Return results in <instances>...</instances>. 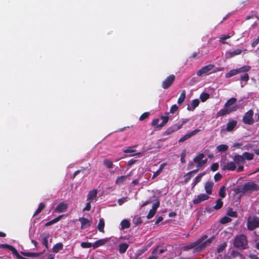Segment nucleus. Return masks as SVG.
<instances>
[{
	"label": "nucleus",
	"mask_w": 259,
	"mask_h": 259,
	"mask_svg": "<svg viewBox=\"0 0 259 259\" xmlns=\"http://www.w3.org/2000/svg\"><path fill=\"white\" fill-rule=\"evenodd\" d=\"M149 115L150 114L149 112H145L140 116L139 120L140 121H143L144 119L147 118L149 117Z\"/></svg>",
	"instance_id": "6e6d98bb"
},
{
	"label": "nucleus",
	"mask_w": 259,
	"mask_h": 259,
	"mask_svg": "<svg viewBox=\"0 0 259 259\" xmlns=\"http://www.w3.org/2000/svg\"><path fill=\"white\" fill-rule=\"evenodd\" d=\"M176 79V76L174 74H170L161 83V87L164 89H168L174 83Z\"/></svg>",
	"instance_id": "6e6552de"
},
{
	"label": "nucleus",
	"mask_w": 259,
	"mask_h": 259,
	"mask_svg": "<svg viewBox=\"0 0 259 259\" xmlns=\"http://www.w3.org/2000/svg\"><path fill=\"white\" fill-rule=\"evenodd\" d=\"M204 175V174H200L198 176H197L194 179L192 185L193 188H194L201 180L202 176Z\"/></svg>",
	"instance_id": "f704fd0d"
},
{
	"label": "nucleus",
	"mask_w": 259,
	"mask_h": 259,
	"mask_svg": "<svg viewBox=\"0 0 259 259\" xmlns=\"http://www.w3.org/2000/svg\"><path fill=\"white\" fill-rule=\"evenodd\" d=\"M199 100L198 99H194L192 100L191 106H188L187 110L189 111H193L199 104Z\"/></svg>",
	"instance_id": "5701e85b"
},
{
	"label": "nucleus",
	"mask_w": 259,
	"mask_h": 259,
	"mask_svg": "<svg viewBox=\"0 0 259 259\" xmlns=\"http://www.w3.org/2000/svg\"><path fill=\"white\" fill-rule=\"evenodd\" d=\"M221 167L222 170H228L233 171L236 168L235 163L234 161H230L227 163H221Z\"/></svg>",
	"instance_id": "9b49d317"
},
{
	"label": "nucleus",
	"mask_w": 259,
	"mask_h": 259,
	"mask_svg": "<svg viewBox=\"0 0 259 259\" xmlns=\"http://www.w3.org/2000/svg\"><path fill=\"white\" fill-rule=\"evenodd\" d=\"M63 217V215H59V216L56 217V218L54 219L53 220L47 222L45 225L46 226H51L54 224L57 223L58 222H59L60 220V219Z\"/></svg>",
	"instance_id": "2f4dec72"
},
{
	"label": "nucleus",
	"mask_w": 259,
	"mask_h": 259,
	"mask_svg": "<svg viewBox=\"0 0 259 259\" xmlns=\"http://www.w3.org/2000/svg\"><path fill=\"white\" fill-rule=\"evenodd\" d=\"M231 221V219L228 217H224L220 221V223L222 224H225L229 223Z\"/></svg>",
	"instance_id": "8fccbe9b"
},
{
	"label": "nucleus",
	"mask_w": 259,
	"mask_h": 259,
	"mask_svg": "<svg viewBox=\"0 0 259 259\" xmlns=\"http://www.w3.org/2000/svg\"><path fill=\"white\" fill-rule=\"evenodd\" d=\"M21 253L25 256L36 257L39 256L41 253H34L31 252H21Z\"/></svg>",
	"instance_id": "bb28decb"
},
{
	"label": "nucleus",
	"mask_w": 259,
	"mask_h": 259,
	"mask_svg": "<svg viewBox=\"0 0 259 259\" xmlns=\"http://www.w3.org/2000/svg\"><path fill=\"white\" fill-rule=\"evenodd\" d=\"M128 176H130V175L122 176L118 177L116 180V184L118 185L123 184Z\"/></svg>",
	"instance_id": "cd10ccee"
},
{
	"label": "nucleus",
	"mask_w": 259,
	"mask_h": 259,
	"mask_svg": "<svg viewBox=\"0 0 259 259\" xmlns=\"http://www.w3.org/2000/svg\"><path fill=\"white\" fill-rule=\"evenodd\" d=\"M249 79V75L247 73H244L240 75V80L247 82Z\"/></svg>",
	"instance_id": "09e8293b"
},
{
	"label": "nucleus",
	"mask_w": 259,
	"mask_h": 259,
	"mask_svg": "<svg viewBox=\"0 0 259 259\" xmlns=\"http://www.w3.org/2000/svg\"><path fill=\"white\" fill-rule=\"evenodd\" d=\"M253 111L252 109L249 110L246 112L242 118V121L244 123L248 125H252L254 123V120L253 117Z\"/></svg>",
	"instance_id": "0eeeda50"
},
{
	"label": "nucleus",
	"mask_w": 259,
	"mask_h": 259,
	"mask_svg": "<svg viewBox=\"0 0 259 259\" xmlns=\"http://www.w3.org/2000/svg\"><path fill=\"white\" fill-rule=\"evenodd\" d=\"M223 205V202L221 198L218 199L215 202V205L213 206L215 210H219Z\"/></svg>",
	"instance_id": "e433bc0d"
},
{
	"label": "nucleus",
	"mask_w": 259,
	"mask_h": 259,
	"mask_svg": "<svg viewBox=\"0 0 259 259\" xmlns=\"http://www.w3.org/2000/svg\"><path fill=\"white\" fill-rule=\"evenodd\" d=\"M135 151V150L134 149V148L132 147H128L126 149L123 150V152L124 153H132Z\"/></svg>",
	"instance_id": "e2e57ef3"
},
{
	"label": "nucleus",
	"mask_w": 259,
	"mask_h": 259,
	"mask_svg": "<svg viewBox=\"0 0 259 259\" xmlns=\"http://www.w3.org/2000/svg\"><path fill=\"white\" fill-rule=\"evenodd\" d=\"M178 109V107L176 104L173 105L170 109V113L171 114L175 113Z\"/></svg>",
	"instance_id": "4d7b16f0"
},
{
	"label": "nucleus",
	"mask_w": 259,
	"mask_h": 259,
	"mask_svg": "<svg viewBox=\"0 0 259 259\" xmlns=\"http://www.w3.org/2000/svg\"><path fill=\"white\" fill-rule=\"evenodd\" d=\"M109 240L108 238H104L99 239L93 244V247L94 249H96L100 246L105 245Z\"/></svg>",
	"instance_id": "6ab92c4d"
},
{
	"label": "nucleus",
	"mask_w": 259,
	"mask_h": 259,
	"mask_svg": "<svg viewBox=\"0 0 259 259\" xmlns=\"http://www.w3.org/2000/svg\"><path fill=\"white\" fill-rule=\"evenodd\" d=\"M242 156L244 157L245 160V159L247 160H251L254 158V154L253 153H250L247 152H244Z\"/></svg>",
	"instance_id": "c9c22d12"
},
{
	"label": "nucleus",
	"mask_w": 259,
	"mask_h": 259,
	"mask_svg": "<svg viewBox=\"0 0 259 259\" xmlns=\"http://www.w3.org/2000/svg\"><path fill=\"white\" fill-rule=\"evenodd\" d=\"M128 247V245L126 243H121L119 246V252L120 253H123L125 252Z\"/></svg>",
	"instance_id": "c756f323"
},
{
	"label": "nucleus",
	"mask_w": 259,
	"mask_h": 259,
	"mask_svg": "<svg viewBox=\"0 0 259 259\" xmlns=\"http://www.w3.org/2000/svg\"><path fill=\"white\" fill-rule=\"evenodd\" d=\"M159 205H160V202H159V201L158 200V201H156V203H155L153 205L152 209H154V210H155L156 211H157V208L159 207Z\"/></svg>",
	"instance_id": "0e129e2a"
},
{
	"label": "nucleus",
	"mask_w": 259,
	"mask_h": 259,
	"mask_svg": "<svg viewBox=\"0 0 259 259\" xmlns=\"http://www.w3.org/2000/svg\"><path fill=\"white\" fill-rule=\"evenodd\" d=\"M156 211L155 210H154V209H151L147 215V218L148 219H151L152 218H153L154 217V215H155V214L156 213Z\"/></svg>",
	"instance_id": "3c124183"
},
{
	"label": "nucleus",
	"mask_w": 259,
	"mask_h": 259,
	"mask_svg": "<svg viewBox=\"0 0 259 259\" xmlns=\"http://www.w3.org/2000/svg\"><path fill=\"white\" fill-rule=\"evenodd\" d=\"M259 189L257 185L252 182L245 183L242 187V191L243 193H252Z\"/></svg>",
	"instance_id": "39448f33"
},
{
	"label": "nucleus",
	"mask_w": 259,
	"mask_h": 259,
	"mask_svg": "<svg viewBox=\"0 0 259 259\" xmlns=\"http://www.w3.org/2000/svg\"><path fill=\"white\" fill-rule=\"evenodd\" d=\"M226 247V244L224 243L223 244L220 245L218 248V252H221L224 249V248Z\"/></svg>",
	"instance_id": "338daca9"
},
{
	"label": "nucleus",
	"mask_w": 259,
	"mask_h": 259,
	"mask_svg": "<svg viewBox=\"0 0 259 259\" xmlns=\"http://www.w3.org/2000/svg\"><path fill=\"white\" fill-rule=\"evenodd\" d=\"M234 246L239 249H245L247 246L246 237L241 234L237 236L234 240Z\"/></svg>",
	"instance_id": "f03ea898"
},
{
	"label": "nucleus",
	"mask_w": 259,
	"mask_h": 259,
	"mask_svg": "<svg viewBox=\"0 0 259 259\" xmlns=\"http://www.w3.org/2000/svg\"><path fill=\"white\" fill-rule=\"evenodd\" d=\"M158 246L155 248L152 252V254H156L157 252L158 251L159 254H162L165 251V249L164 248L160 249L159 250H158Z\"/></svg>",
	"instance_id": "864d4df0"
},
{
	"label": "nucleus",
	"mask_w": 259,
	"mask_h": 259,
	"mask_svg": "<svg viewBox=\"0 0 259 259\" xmlns=\"http://www.w3.org/2000/svg\"><path fill=\"white\" fill-rule=\"evenodd\" d=\"M209 98V95L206 93H202L200 95V99L203 102L206 101Z\"/></svg>",
	"instance_id": "c03bdc74"
},
{
	"label": "nucleus",
	"mask_w": 259,
	"mask_h": 259,
	"mask_svg": "<svg viewBox=\"0 0 259 259\" xmlns=\"http://www.w3.org/2000/svg\"><path fill=\"white\" fill-rule=\"evenodd\" d=\"M217 149L219 152H226L228 149V146L227 145L221 144L217 146Z\"/></svg>",
	"instance_id": "4c0bfd02"
},
{
	"label": "nucleus",
	"mask_w": 259,
	"mask_h": 259,
	"mask_svg": "<svg viewBox=\"0 0 259 259\" xmlns=\"http://www.w3.org/2000/svg\"><path fill=\"white\" fill-rule=\"evenodd\" d=\"M103 163L108 168H112L114 165L111 160L107 159L104 160Z\"/></svg>",
	"instance_id": "ea45409f"
},
{
	"label": "nucleus",
	"mask_w": 259,
	"mask_h": 259,
	"mask_svg": "<svg viewBox=\"0 0 259 259\" xmlns=\"http://www.w3.org/2000/svg\"><path fill=\"white\" fill-rule=\"evenodd\" d=\"M219 166V165L218 163H213L211 166V170L213 171H215L218 169Z\"/></svg>",
	"instance_id": "bf43d9fd"
},
{
	"label": "nucleus",
	"mask_w": 259,
	"mask_h": 259,
	"mask_svg": "<svg viewBox=\"0 0 259 259\" xmlns=\"http://www.w3.org/2000/svg\"><path fill=\"white\" fill-rule=\"evenodd\" d=\"M242 52V49H237L233 51H227L225 53L226 59H229L237 55H239Z\"/></svg>",
	"instance_id": "4468645a"
},
{
	"label": "nucleus",
	"mask_w": 259,
	"mask_h": 259,
	"mask_svg": "<svg viewBox=\"0 0 259 259\" xmlns=\"http://www.w3.org/2000/svg\"><path fill=\"white\" fill-rule=\"evenodd\" d=\"M221 178H222V176L219 173L216 174L214 176V179L215 182L219 181L221 179Z\"/></svg>",
	"instance_id": "774afa93"
},
{
	"label": "nucleus",
	"mask_w": 259,
	"mask_h": 259,
	"mask_svg": "<svg viewBox=\"0 0 259 259\" xmlns=\"http://www.w3.org/2000/svg\"><path fill=\"white\" fill-rule=\"evenodd\" d=\"M0 248H6L9 249L12 252L14 255H15L17 259H28L20 255L17 249L12 245L7 244H0Z\"/></svg>",
	"instance_id": "1a4fd4ad"
},
{
	"label": "nucleus",
	"mask_w": 259,
	"mask_h": 259,
	"mask_svg": "<svg viewBox=\"0 0 259 259\" xmlns=\"http://www.w3.org/2000/svg\"><path fill=\"white\" fill-rule=\"evenodd\" d=\"M176 130L174 128V126H171L170 127H168L163 134V135L166 136V135H169L176 132Z\"/></svg>",
	"instance_id": "58836bf2"
},
{
	"label": "nucleus",
	"mask_w": 259,
	"mask_h": 259,
	"mask_svg": "<svg viewBox=\"0 0 259 259\" xmlns=\"http://www.w3.org/2000/svg\"><path fill=\"white\" fill-rule=\"evenodd\" d=\"M213 186V183L212 182L208 181L206 183L205 185V190L207 195L212 194V189Z\"/></svg>",
	"instance_id": "412c9836"
},
{
	"label": "nucleus",
	"mask_w": 259,
	"mask_h": 259,
	"mask_svg": "<svg viewBox=\"0 0 259 259\" xmlns=\"http://www.w3.org/2000/svg\"><path fill=\"white\" fill-rule=\"evenodd\" d=\"M250 69V67L249 66H244L239 68L232 69L229 71L228 73H227L225 75V77L226 78H230L232 77L238 73H243L248 71Z\"/></svg>",
	"instance_id": "7ed1b4c3"
},
{
	"label": "nucleus",
	"mask_w": 259,
	"mask_h": 259,
	"mask_svg": "<svg viewBox=\"0 0 259 259\" xmlns=\"http://www.w3.org/2000/svg\"><path fill=\"white\" fill-rule=\"evenodd\" d=\"M133 223L136 226H138L142 223V220L141 218L138 215L135 217L133 219Z\"/></svg>",
	"instance_id": "79ce46f5"
},
{
	"label": "nucleus",
	"mask_w": 259,
	"mask_h": 259,
	"mask_svg": "<svg viewBox=\"0 0 259 259\" xmlns=\"http://www.w3.org/2000/svg\"><path fill=\"white\" fill-rule=\"evenodd\" d=\"M81 246L83 248H90L93 247V244L90 242H83L81 243Z\"/></svg>",
	"instance_id": "603ef678"
},
{
	"label": "nucleus",
	"mask_w": 259,
	"mask_h": 259,
	"mask_svg": "<svg viewBox=\"0 0 259 259\" xmlns=\"http://www.w3.org/2000/svg\"><path fill=\"white\" fill-rule=\"evenodd\" d=\"M97 190L96 189H94L89 192L87 195V200L91 201L97 197Z\"/></svg>",
	"instance_id": "4be33fe9"
},
{
	"label": "nucleus",
	"mask_w": 259,
	"mask_h": 259,
	"mask_svg": "<svg viewBox=\"0 0 259 259\" xmlns=\"http://www.w3.org/2000/svg\"><path fill=\"white\" fill-rule=\"evenodd\" d=\"M204 157V155L203 153H200L194 158L193 161L197 163V167L198 168L202 166L206 163L207 159L206 158L203 160L202 159Z\"/></svg>",
	"instance_id": "9d476101"
},
{
	"label": "nucleus",
	"mask_w": 259,
	"mask_h": 259,
	"mask_svg": "<svg viewBox=\"0 0 259 259\" xmlns=\"http://www.w3.org/2000/svg\"><path fill=\"white\" fill-rule=\"evenodd\" d=\"M233 160L235 165H244L245 163L244 157L239 154L235 155L233 157Z\"/></svg>",
	"instance_id": "f3484780"
},
{
	"label": "nucleus",
	"mask_w": 259,
	"mask_h": 259,
	"mask_svg": "<svg viewBox=\"0 0 259 259\" xmlns=\"http://www.w3.org/2000/svg\"><path fill=\"white\" fill-rule=\"evenodd\" d=\"M214 68V65L208 64L202 67L200 70H198L196 74L198 76H201L203 75H208L212 72H215V71H212Z\"/></svg>",
	"instance_id": "423d86ee"
},
{
	"label": "nucleus",
	"mask_w": 259,
	"mask_h": 259,
	"mask_svg": "<svg viewBox=\"0 0 259 259\" xmlns=\"http://www.w3.org/2000/svg\"><path fill=\"white\" fill-rule=\"evenodd\" d=\"M68 204L64 202L60 203L55 208L54 211L56 212L61 213L67 210Z\"/></svg>",
	"instance_id": "dca6fc26"
},
{
	"label": "nucleus",
	"mask_w": 259,
	"mask_h": 259,
	"mask_svg": "<svg viewBox=\"0 0 259 259\" xmlns=\"http://www.w3.org/2000/svg\"><path fill=\"white\" fill-rule=\"evenodd\" d=\"M247 227L250 231H253L255 229L259 228V218L249 217L247 220Z\"/></svg>",
	"instance_id": "20e7f679"
},
{
	"label": "nucleus",
	"mask_w": 259,
	"mask_h": 259,
	"mask_svg": "<svg viewBox=\"0 0 259 259\" xmlns=\"http://www.w3.org/2000/svg\"><path fill=\"white\" fill-rule=\"evenodd\" d=\"M227 214L231 217L237 218V213L235 211H233L232 208H229L227 211Z\"/></svg>",
	"instance_id": "a19ab883"
},
{
	"label": "nucleus",
	"mask_w": 259,
	"mask_h": 259,
	"mask_svg": "<svg viewBox=\"0 0 259 259\" xmlns=\"http://www.w3.org/2000/svg\"><path fill=\"white\" fill-rule=\"evenodd\" d=\"M237 109V106H234L232 108H225L224 109H221L217 114V116H223L227 114H229L232 111H236Z\"/></svg>",
	"instance_id": "f8f14e48"
},
{
	"label": "nucleus",
	"mask_w": 259,
	"mask_h": 259,
	"mask_svg": "<svg viewBox=\"0 0 259 259\" xmlns=\"http://www.w3.org/2000/svg\"><path fill=\"white\" fill-rule=\"evenodd\" d=\"M121 229L123 230L130 227V222L127 220H123L120 223Z\"/></svg>",
	"instance_id": "c85d7f7f"
},
{
	"label": "nucleus",
	"mask_w": 259,
	"mask_h": 259,
	"mask_svg": "<svg viewBox=\"0 0 259 259\" xmlns=\"http://www.w3.org/2000/svg\"><path fill=\"white\" fill-rule=\"evenodd\" d=\"M49 237V235L48 234L45 236L42 239V244L46 246V247L48 249L49 248L48 246V238Z\"/></svg>",
	"instance_id": "de8ad7c7"
},
{
	"label": "nucleus",
	"mask_w": 259,
	"mask_h": 259,
	"mask_svg": "<svg viewBox=\"0 0 259 259\" xmlns=\"http://www.w3.org/2000/svg\"><path fill=\"white\" fill-rule=\"evenodd\" d=\"M200 131V130L199 129H196L193 131H191L190 133L186 134L185 135H184L183 137H182L179 140V143H180L184 142V141L191 138L192 136L196 135Z\"/></svg>",
	"instance_id": "2eb2a0df"
},
{
	"label": "nucleus",
	"mask_w": 259,
	"mask_h": 259,
	"mask_svg": "<svg viewBox=\"0 0 259 259\" xmlns=\"http://www.w3.org/2000/svg\"><path fill=\"white\" fill-rule=\"evenodd\" d=\"M237 101V99L235 98L232 97L229 99L227 102L225 104V107L227 108H230L229 107L234 104H235Z\"/></svg>",
	"instance_id": "7c9ffc66"
},
{
	"label": "nucleus",
	"mask_w": 259,
	"mask_h": 259,
	"mask_svg": "<svg viewBox=\"0 0 259 259\" xmlns=\"http://www.w3.org/2000/svg\"><path fill=\"white\" fill-rule=\"evenodd\" d=\"M237 122L235 120L229 121L227 123V126L226 131L227 132H231L234 130L235 126L237 125Z\"/></svg>",
	"instance_id": "aec40b11"
},
{
	"label": "nucleus",
	"mask_w": 259,
	"mask_h": 259,
	"mask_svg": "<svg viewBox=\"0 0 259 259\" xmlns=\"http://www.w3.org/2000/svg\"><path fill=\"white\" fill-rule=\"evenodd\" d=\"M104 226H105V222L103 218H101L99 220V223L97 226V229L98 230L104 233Z\"/></svg>",
	"instance_id": "393cba45"
},
{
	"label": "nucleus",
	"mask_w": 259,
	"mask_h": 259,
	"mask_svg": "<svg viewBox=\"0 0 259 259\" xmlns=\"http://www.w3.org/2000/svg\"><path fill=\"white\" fill-rule=\"evenodd\" d=\"M202 238V241L198 244L196 248L197 252H201L206 248V247L209 246L214 239V237H211L208 239L206 235H202L199 239Z\"/></svg>",
	"instance_id": "f257e3e1"
},
{
	"label": "nucleus",
	"mask_w": 259,
	"mask_h": 259,
	"mask_svg": "<svg viewBox=\"0 0 259 259\" xmlns=\"http://www.w3.org/2000/svg\"><path fill=\"white\" fill-rule=\"evenodd\" d=\"M63 243L61 242H59L53 246L52 250L54 252L57 253L60 250H62L63 249Z\"/></svg>",
	"instance_id": "a878e982"
},
{
	"label": "nucleus",
	"mask_w": 259,
	"mask_h": 259,
	"mask_svg": "<svg viewBox=\"0 0 259 259\" xmlns=\"http://www.w3.org/2000/svg\"><path fill=\"white\" fill-rule=\"evenodd\" d=\"M186 98V91L183 90L178 100V103L180 105L182 104Z\"/></svg>",
	"instance_id": "473e14b6"
},
{
	"label": "nucleus",
	"mask_w": 259,
	"mask_h": 259,
	"mask_svg": "<svg viewBox=\"0 0 259 259\" xmlns=\"http://www.w3.org/2000/svg\"><path fill=\"white\" fill-rule=\"evenodd\" d=\"M78 220L81 223V229H85L91 225V221L85 218H80Z\"/></svg>",
	"instance_id": "a211bd4d"
},
{
	"label": "nucleus",
	"mask_w": 259,
	"mask_h": 259,
	"mask_svg": "<svg viewBox=\"0 0 259 259\" xmlns=\"http://www.w3.org/2000/svg\"><path fill=\"white\" fill-rule=\"evenodd\" d=\"M127 197H124L118 200V203L119 205H121L123 203L127 201Z\"/></svg>",
	"instance_id": "13d9d810"
},
{
	"label": "nucleus",
	"mask_w": 259,
	"mask_h": 259,
	"mask_svg": "<svg viewBox=\"0 0 259 259\" xmlns=\"http://www.w3.org/2000/svg\"><path fill=\"white\" fill-rule=\"evenodd\" d=\"M192 177L193 175H191L189 172H188V173L184 175V180L183 182L185 184L187 183L190 180Z\"/></svg>",
	"instance_id": "49530a36"
},
{
	"label": "nucleus",
	"mask_w": 259,
	"mask_h": 259,
	"mask_svg": "<svg viewBox=\"0 0 259 259\" xmlns=\"http://www.w3.org/2000/svg\"><path fill=\"white\" fill-rule=\"evenodd\" d=\"M45 207L46 205L45 203L42 202L39 203L37 209L35 211L33 216L34 217L38 214L45 208Z\"/></svg>",
	"instance_id": "72a5a7b5"
},
{
	"label": "nucleus",
	"mask_w": 259,
	"mask_h": 259,
	"mask_svg": "<svg viewBox=\"0 0 259 259\" xmlns=\"http://www.w3.org/2000/svg\"><path fill=\"white\" fill-rule=\"evenodd\" d=\"M259 43V36L252 42L251 46L254 48Z\"/></svg>",
	"instance_id": "69168bd1"
},
{
	"label": "nucleus",
	"mask_w": 259,
	"mask_h": 259,
	"mask_svg": "<svg viewBox=\"0 0 259 259\" xmlns=\"http://www.w3.org/2000/svg\"><path fill=\"white\" fill-rule=\"evenodd\" d=\"M186 155V150H184L181 154V162L183 163H185V157Z\"/></svg>",
	"instance_id": "5fc2aeb1"
},
{
	"label": "nucleus",
	"mask_w": 259,
	"mask_h": 259,
	"mask_svg": "<svg viewBox=\"0 0 259 259\" xmlns=\"http://www.w3.org/2000/svg\"><path fill=\"white\" fill-rule=\"evenodd\" d=\"M187 120H183L181 123L178 122V123H176L175 124H174L172 126H174V128H175L176 131H178L180 129H181L183 125L186 123Z\"/></svg>",
	"instance_id": "37998d69"
},
{
	"label": "nucleus",
	"mask_w": 259,
	"mask_h": 259,
	"mask_svg": "<svg viewBox=\"0 0 259 259\" xmlns=\"http://www.w3.org/2000/svg\"><path fill=\"white\" fill-rule=\"evenodd\" d=\"M230 37V36L229 35H223L220 37V40L222 41L223 44H225V42L224 40H226Z\"/></svg>",
	"instance_id": "680f3d73"
},
{
	"label": "nucleus",
	"mask_w": 259,
	"mask_h": 259,
	"mask_svg": "<svg viewBox=\"0 0 259 259\" xmlns=\"http://www.w3.org/2000/svg\"><path fill=\"white\" fill-rule=\"evenodd\" d=\"M159 121V119L158 118H155L152 121V125L156 127H158V122Z\"/></svg>",
	"instance_id": "052dcab7"
},
{
	"label": "nucleus",
	"mask_w": 259,
	"mask_h": 259,
	"mask_svg": "<svg viewBox=\"0 0 259 259\" xmlns=\"http://www.w3.org/2000/svg\"><path fill=\"white\" fill-rule=\"evenodd\" d=\"M202 240V238L198 239L195 242H193V243H191L190 244L188 245V246H187L186 247V248H187V249H190L194 248L195 251H196V248L198 247V244L200 242H201Z\"/></svg>",
	"instance_id": "b1692460"
},
{
	"label": "nucleus",
	"mask_w": 259,
	"mask_h": 259,
	"mask_svg": "<svg viewBox=\"0 0 259 259\" xmlns=\"http://www.w3.org/2000/svg\"><path fill=\"white\" fill-rule=\"evenodd\" d=\"M209 196L206 194H200L197 196L193 200L194 204H198L202 201L207 200L209 199Z\"/></svg>",
	"instance_id": "ddd939ff"
},
{
	"label": "nucleus",
	"mask_w": 259,
	"mask_h": 259,
	"mask_svg": "<svg viewBox=\"0 0 259 259\" xmlns=\"http://www.w3.org/2000/svg\"><path fill=\"white\" fill-rule=\"evenodd\" d=\"M219 195L222 198L225 197L226 192L225 186H222L221 187L219 192Z\"/></svg>",
	"instance_id": "a18cd8bd"
}]
</instances>
